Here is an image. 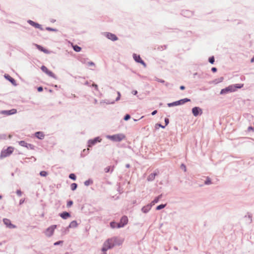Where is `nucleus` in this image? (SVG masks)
I'll return each mask as SVG.
<instances>
[{"label":"nucleus","mask_w":254,"mask_h":254,"mask_svg":"<svg viewBox=\"0 0 254 254\" xmlns=\"http://www.w3.org/2000/svg\"><path fill=\"white\" fill-rule=\"evenodd\" d=\"M69 178L70 179L74 180V181L75 180L76 178V176L74 174H70L69 176Z\"/></svg>","instance_id":"obj_36"},{"label":"nucleus","mask_w":254,"mask_h":254,"mask_svg":"<svg viewBox=\"0 0 254 254\" xmlns=\"http://www.w3.org/2000/svg\"><path fill=\"white\" fill-rule=\"evenodd\" d=\"M106 137L114 142H120L126 138V136L123 133H118L112 135H107Z\"/></svg>","instance_id":"obj_2"},{"label":"nucleus","mask_w":254,"mask_h":254,"mask_svg":"<svg viewBox=\"0 0 254 254\" xmlns=\"http://www.w3.org/2000/svg\"><path fill=\"white\" fill-rule=\"evenodd\" d=\"M4 77L9 80L13 85H16V81L14 78L11 77L10 75L8 74H5Z\"/></svg>","instance_id":"obj_20"},{"label":"nucleus","mask_w":254,"mask_h":254,"mask_svg":"<svg viewBox=\"0 0 254 254\" xmlns=\"http://www.w3.org/2000/svg\"><path fill=\"white\" fill-rule=\"evenodd\" d=\"M27 23H29L32 26H33L36 28L39 29L41 30H43V28L42 25L39 24L38 23H36L31 20H28Z\"/></svg>","instance_id":"obj_12"},{"label":"nucleus","mask_w":254,"mask_h":254,"mask_svg":"<svg viewBox=\"0 0 254 254\" xmlns=\"http://www.w3.org/2000/svg\"><path fill=\"white\" fill-rule=\"evenodd\" d=\"M43 89L42 87H39L38 88V91L39 92H41V91H43Z\"/></svg>","instance_id":"obj_55"},{"label":"nucleus","mask_w":254,"mask_h":254,"mask_svg":"<svg viewBox=\"0 0 254 254\" xmlns=\"http://www.w3.org/2000/svg\"><path fill=\"white\" fill-rule=\"evenodd\" d=\"M92 183H93V181L89 179V180L85 181L84 184L85 186H88L90 184H92Z\"/></svg>","instance_id":"obj_28"},{"label":"nucleus","mask_w":254,"mask_h":254,"mask_svg":"<svg viewBox=\"0 0 254 254\" xmlns=\"http://www.w3.org/2000/svg\"><path fill=\"white\" fill-rule=\"evenodd\" d=\"M114 103H115V101H110V100H108V99L102 100L100 101L101 104H106L107 105H109V104H114Z\"/></svg>","instance_id":"obj_25"},{"label":"nucleus","mask_w":254,"mask_h":254,"mask_svg":"<svg viewBox=\"0 0 254 254\" xmlns=\"http://www.w3.org/2000/svg\"><path fill=\"white\" fill-rule=\"evenodd\" d=\"M182 14L185 17H190L193 15V13L190 10H185L182 11Z\"/></svg>","instance_id":"obj_16"},{"label":"nucleus","mask_w":254,"mask_h":254,"mask_svg":"<svg viewBox=\"0 0 254 254\" xmlns=\"http://www.w3.org/2000/svg\"><path fill=\"white\" fill-rule=\"evenodd\" d=\"M192 113L194 117H197L198 115L202 114V111L199 107H195L192 109Z\"/></svg>","instance_id":"obj_13"},{"label":"nucleus","mask_w":254,"mask_h":254,"mask_svg":"<svg viewBox=\"0 0 254 254\" xmlns=\"http://www.w3.org/2000/svg\"><path fill=\"white\" fill-rule=\"evenodd\" d=\"M110 239L114 244V247L122 245L124 241V239L116 237L111 238Z\"/></svg>","instance_id":"obj_9"},{"label":"nucleus","mask_w":254,"mask_h":254,"mask_svg":"<svg viewBox=\"0 0 254 254\" xmlns=\"http://www.w3.org/2000/svg\"><path fill=\"white\" fill-rule=\"evenodd\" d=\"M92 86L94 87L95 89L96 90L98 91V85L96 84H95V83H93L92 84Z\"/></svg>","instance_id":"obj_47"},{"label":"nucleus","mask_w":254,"mask_h":254,"mask_svg":"<svg viewBox=\"0 0 254 254\" xmlns=\"http://www.w3.org/2000/svg\"><path fill=\"white\" fill-rule=\"evenodd\" d=\"M35 46L36 47V48L40 51L44 52L45 54H50V52L48 50L44 48L43 47H42L40 45H39L38 44H35Z\"/></svg>","instance_id":"obj_19"},{"label":"nucleus","mask_w":254,"mask_h":254,"mask_svg":"<svg viewBox=\"0 0 254 254\" xmlns=\"http://www.w3.org/2000/svg\"><path fill=\"white\" fill-rule=\"evenodd\" d=\"M157 81L159 82H160V83H165V81L163 79H159V78H156V79H155Z\"/></svg>","instance_id":"obj_43"},{"label":"nucleus","mask_w":254,"mask_h":254,"mask_svg":"<svg viewBox=\"0 0 254 254\" xmlns=\"http://www.w3.org/2000/svg\"><path fill=\"white\" fill-rule=\"evenodd\" d=\"M77 187V185L76 183H72L70 186L71 190H75L76 189Z\"/></svg>","instance_id":"obj_30"},{"label":"nucleus","mask_w":254,"mask_h":254,"mask_svg":"<svg viewBox=\"0 0 254 254\" xmlns=\"http://www.w3.org/2000/svg\"><path fill=\"white\" fill-rule=\"evenodd\" d=\"M113 247V243H112L110 239H108L104 243L102 248V251H107L108 250L111 249Z\"/></svg>","instance_id":"obj_4"},{"label":"nucleus","mask_w":254,"mask_h":254,"mask_svg":"<svg viewBox=\"0 0 254 254\" xmlns=\"http://www.w3.org/2000/svg\"><path fill=\"white\" fill-rule=\"evenodd\" d=\"M170 85V84L169 83H166V84H165V85L167 87H168Z\"/></svg>","instance_id":"obj_61"},{"label":"nucleus","mask_w":254,"mask_h":254,"mask_svg":"<svg viewBox=\"0 0 254 254\" xmlns=\"http://www.w3.org/2000/svg\"><path fill=\"white\" fill-rule=\"evenodd\" d=\"M102 35L106 37L108 39L112 41H115L118 40V38L117 36L113 33H110V32H103L102 33Z\"/></svg>","instance_id":"obj_7"},{"label":"nucleus","mask_w":254,"mask_h":254,"mask_svg":"<svg viewBox=\"0 0 254 254\" xmlns=\"http://www.w3.org/2000/svg\"><path fill=\"white\" fill-rule=\"evenodd\" d=\"M57 225H54L48 227L45 231V234L47 237H51L54 232L55 229L56 228Z\"/></svg>","instance_id":"obj_6"},{"label":"nucleus","mask_w":254,"mask_h":254,"mask_svg":"<svg viewBox=\"0 0 254 254\" xmlns=\"http://www.w3.org/2000/svg\"><path fill=\"white\" fill-rule=\"evenodd\" d=\"M211 70L212 72H216L217 71V68L215 67H213L212 68H211Z\"/></svg>","instance_id":"obj_54"},{"label":"nucleus","mask_w":254,"mask_h":254,"mask_svg":"<svg viewBox=\"0 0 254 254\" xmlns=\"http://www.w3.org/2000/svg\"><path fill=\"white\" fill-rule=\"evenodd\" d=\"M50 21L52 23H54L56 22V20L55 19H51Z\"/></svg>","instance_id":"obj_59"},{"label":"nucleus","mask_w":254,"mask_h":254,"mask_svg":"<svg viewBox=\"0 0 254 254\" xmlns=\"http://www.w3.org/2000/svg\"><path fill=\"white\" fill-rule=\"evenodd\" d=\"M73 204V202L71 200H69L67 203V207H70Z\"/></svg>","instance_id":"obj_41"},{"label":"nucleus","mask_w":254,"mask_h":254,"mask_svg":"<svg viewBox=\"0 0 254 254\" xmlns=\"http://www.w3.org/2000/svg\"><path fill=\"white\" fill-rule=\"evenodd\" d=\"M89 147H88L87 149H84L83 150V152H86V153H88L89 152Z\"/></svg>","instance_id":"obj_51"},{"label":"nucleus","mask_w":254,"mask_h":254,"mask_svg":"<svg viewBox=\"0 0 254 254\" xmlns=\"http://www.w3.org/2000/svg\"><path fill=\"white\" fill-rule=\"evenodd\" d=\"M110 170V167H107L106 168H105V172L106 173H108Z\"/></svg>","instance_id":"obj_46"},{"label":"nucleus","mask_w":254,"mask_h":254,"mask_svg":"<svg viewBox=\"0 0 254 254\" xmlns=\"http://www.w3.org/2000/svg\"><path fill=\"white\" fill-rule=\"evenodd\" d=\"M209 62L211 64H213L214 62V57H211L209 58Z\"/></svg>","instance_id":"obj_39"},{"label":"nucleus","mask_w":254,"mask_h":254,"mask_svg":"<svg viewBox=\"0 0 254 254\" xmlns=\"http://www.w3.org/2000/svg\"><path fill=\"white\" fill-rule=\"evenodd\" d=\"M60 216L64 219H66L70 217V213L67 212H64L60 214Z\"/></svg>","instance_id":"obj_22"},{"label":"nucleus","mask_w":254,"mask_h":254,"mask_svg":"<svg viewBox=\"0 0 254 254\" xmlns=\"http://www.w3.org/2000/svg\"><path fill=\"white\" fill-rule=\"evenodd\" d=\"M243 84H232L228 87L222 89L220 91V94H226L230 92H233L237 90V89L241 88L243 87Z\"/></svg>","instance_id":"obj_1"},{"label":"nucleus","mask_w":254,"mask_h":254,"mask_svg":"<svg viewBox=\"0 0 254 254\" xmlns=\"http://www.w3.org/2000/svg\"><path fill=\"white\" fill-rule=\"evenodd\" d=\"M165 125L166 126H167L169 123V119H167V118H165Z\"/></svg>","instance_id":"obj_50"},{"label":"nucleus","mask_w":254,"mask_h":254,"mask_svg":"<svg viewBox=\"0 0 254 254\" xmlns=\"http://www.w3.org/2000/svg\"><path fill=\"white\" fill-rule=\"evenodd\" d=\"M19 144L23 147H26L28 149H34V146L31 144L27 143L25 141H20L19 142Z\"/></svg>","instance_id":"obj_14"},{"label":"nucleus","mask_w":254,"mask_h":254,"mask_svg":"<svg viewBox=\"0 0 254 254\" xmlns=\"http://www.w3.org/2000/svg\"><path fill=\"white\" fill-rule=\"evenodd\" d=\"M117 94H118V97L116 98V100H114L115 101V102L116 101H118L119 100H120V98H121V93L120 92L118 91L117 92Z\"/></svg>","instance_id":"obj_38"},{"label":"nucleus","mask_w":254,"mask_h":254,"mask_svg":"<svg viewBox=\"0 0 254 254\" xmlns=\"http://www.w3.org/2000/svg\"><path fill=\"white\" fill-rule=\"evenodd\" d=\"M248 131H254V128L252 127H249L248 128Z\"/></svg>","instance_id":"obj_49"},{"label":"nucleus","mask_w":254,"mask_h":254,"mask_svg":"<svg viewBox=\"0 0 254 254\" xmlns=\"http://www.w3.org/2000/svg\"><path fill=\"white\" fill-rule=\"evenodd\" d=\"M204 184L206 185H209L211 184V181L210 179L209 178L207 177L206 178V181L204 182Z\"/></svg>","instance_id":"obj_34"},{"label":"nucleus","mask_w":254,"mask_h":254,"mask_svg":"<svg viewBox=\"0 0 254 254\" xmlns=\"http://www.w3.org/2000/svg\"><path fill=\"white\" fill-rule=\"evenodd\" d=\"M128 222V218L126 216H123L119 223L117 224V228H120L124 227Z\"/></svg>","instance_id":"obj_8"},{"label":"nucleus","mask_w":254,"mask_h":254,"mask_svg":"<svg viewBox=\"0 0 254 254\" xmlns=\"http://www.w3.org/2000/svg\"><path fill=\"white\" fill-rule=\"evenodd\" d=\"M3 223L9 228L14 229L16 227V226L11 223V221L9 219L7 218H4L3 219Z\"/></svg>","instance_id":"obj_15"},{"label":"nucleus","mask_w":254,"mask_h":254,"mask_svg":"<svg viewBox=\"0 0 254 254\" xmlns=\"http://www.w3.org/2000/svg\"><path fill=\"white\" fill-rule=\"evenodd\" d=\"M101 141L102 139L99 136L96 137L94 139H89L87 141V146L88 147H92L97 142H101Z\"/></svg>","instance_id":"obj_5"},{"label":"nucleus","mask_w":254,"mask_h":254,"mask_svg":"<svg viewBox=\"0 0 254 254\" xmlns=\"http://www.w3.org/2000/svg\"><path fill=\"white\" fill-rule=\"evenodd\" d=\"M126 167L128 168L130 167V165H129V164H126Z\"/></svg>","instance_id":"obj_63"},{"label":"nucleus","mask_w":254,"mask_h":254,"mask_svg":"<svg viewBox=\"0 0 254 254\" xmlns=\"http://www.w3.org/2000/svg\"><path fill=\"white\" fill-rule=\"evenodd\" d=\"M162 194H160L156 198H155V199L151 203V206L157 203L159 201V199L162 198Z\"/></svg>","instance_id":"obj_27"},{"label":"nucleus","mask_w":254,"mask_h":254,"mask_svg":"<svg viewBox=\"0 0 254 254\" xmlns=\"http://www.w3.org/2000/svg\"><path fill=\"white\" fill-rule=\"evenodd\" d=\"M16 193L19 196L22 195V191L20 190H17Z\"/></svg>","instance_id":"obj_42"},{"label":"nucleus","mask_w":254,"mask_h":254,"mask_svg":"<svg viewBox=\"0 0 254 254\" xmlns=\"http://www.w3.org/2000/svg\"><path fill=\"white\" fill-rule=\"evenodd\" d=\"M189 101H190V99L188 98H184L179 101H177L178 105L184 104V103Z\"/></svg>","instance_id":"obj_26"},{"label":"nucleus","mask_w":254,"mask_h":254,"mask_svg":"<svg viewBox=\"0 0 254 254\" xmlns=\"http://www.w3.org/2000/svg\"><path fill=\"white\" fill-rule=\"evenodd\" d=\"M251 62L252 63L254 62V57L251 59Z\"/></svg>","instance_id":"obj_62"},{"label":"nucleus","mask_w":254,"mask_h":254,"mask_svg":"<svg viewBox=\"0 0 254 254\" xmlns=\"http://www.w3.org/2000/svg\"><path fill=\"white\" fill-rule=\"evenodd\" d=\"M73 49L75 52H79L81 51V48L80 47L75 45L73 47Z\"/></svg>","instance_id":"obj_31"},{"label":"nucleus","mask_w":254,"mask_h":254,"mask_svg":"<svg viewBox=\"0 0 254 254\" xmlns=\"http://www.w3.org/2000/svg\"><path fill=\"white\" fill-rule=\"evenodd\" d=\"M35 136L39 139H43L44 138L45 135L44 133L42 131H37L35 133Z\"/></svg>","instance_id":"obj_21"},{"label":"nucleus","mask_w":254,"mask_h":254,"mask_svg":"<svg viewBox=\"0 0 254 254\" xmlns=\"http://www.w3.org/2000/svg\"><path fill=\"white\" fill-rule=\"evenodd\" d=\"M167 105L169 107H173V106H178V104L177 103V102L175 101V102H172V103H168L167 104Z\"/></svg>","instance_id":"obj_29"},{"label":"nucleus","mask_w":254,"mask_h":254,"mask_svg":"<svg viewBox=\"0 0 254 254\" xmlns=\"http://www.w3.org/2000/svg\"><path fill=\"white\" fill-rule=\"evenodd\" d=\"M181 90H184L185 89V87L184 86H181L180 87Z\"/></svg>","instance_id":"obj_58"},{"label":"nucleus","mask_w":254,"mask_h":254,"mask_svg":"<svg viewBox=\"0 0 254 254\" xmlns=\"http://www.w3.org/2000/svg\"><path fill=\"white\" fill-rule=\"evenodd\" d=\"M85 61H86V60H85V59H81V60H80V61L82 63H83V64H85Z\"/></svg>","instance_id":"obj_56"},{"label":"nucleus","mask_w":254,"mask_h":254,"mask_svg":"<svg viewBox=\"0 0 254 254\" xmlns=\"http://www.w3.org/2000/svg\"><path fill=\"white\" fill-rule=\"evenodd\" d=\"M78 225L77 222L73 220L70 222L69 226L66 228V230L68 231L69 228H76Z\"/></svg>","instance_id":"obj_24"},{"label":"nucleus","mask_w":254,"mask_h":254,"mask_svg":"<svg viewBox=\"0 0 254 254\" xmlns=\"http://www.w3.org/2000/svg\"><path fill=\"white\" fill-rule=\"evenodd\" d=\"M40 175L41 176L46 177L48 175V173H47V172L43 171H41L40 172Z\"/></svg>","instance_id":"obj_37"},{"label":"nucleus","mask_w":254,"mask_h":254,"mask_svg":"<svg viewBox=\"0 0 254 254\" xmlns=\"http://www.w3.org/2000/svg\"><path fill=\"white\" fill-rule=\"evenodd\" d=\"M133 58L134 60L138 63L141 64L144 67H146V64L144 63V62L141 59L139 55H137L136 54H133Z\"/></svg>","instance_id":"obj_10"},{"label":"nucleus","mask_w":254,"mask_h":254,"mask_svg":"<svg viewBox=\"0 0 254 254\" xmlns=\"http://www.w3.org/2000/svg\"><path fill=\"white\" fill-rule=\"evenodd\" d=\"M14 150V148L12 146H9L5 149H3L1 151L0 155V158H3L9 156L12 153Z\"/></svg>","instance_id":"obj_3"},{"label":"nucleus","mask_w":254,"mask_h":254,"mask_svg":"<svg viewBox=\"0 0 254 254\" xmlns=\"http://www.w3.org/2000/svg\"><path fill=\"white\" fill-rule=\"evenodd\" d=\"M63 241H58V242H56L54 243V245L55 246H58L61 244H62L63 243Z\"/></svg>","instance_id":"obj_45"},{"label":"nucleus","mask_w":254,"mask_h":254,"mask_svg":"<svg viewBox=\"0 0 254 254\" xmlns=\"http://www.w3.org/2000/svg\"><path fill=\"white\" fill-rule=\"evenodd\" d=\"M181 167L182 169H183L185 172L186 171V167L184 164H182Z\"/></svg>","instance_id":"obj_48"},{"label":"nucleus","mask_w":254,"mask_h":254,"mask_svg":"<svg viewBox=\"0 0 254 254\" xmlns=\"http://www.w3.org/2000/svg\"><path fill=\"white\" fill-rule=\"evenodd\" d=\"M102 254H106V251H102Z\"/></svg>","instance_id":"obj_64"},{"label":"nucleus","mask_w":254,"mask_h":254,"mask_svg":"<svg viewBox=\"0 0 254 254\" xmlns=\"http://www.w3.org/2000/svg\"><path fill=\"white\" fill-rule=\"evenodd\" d=\"M41 69L43 72H45L46 74L48 75L49 76L52 77L54 78H56V77L55 75L54 74V73H53V72H52L51 71L49 70L47 68V67H46L45 66L42 65L41 67Z\"/></svg>","instance_id":"obj_11"},{"label":"nucleus","mask_w":254,"mask_h":254,"mask_svg":"<svg viewBox=\"0 0 254 254\" xmlns=\"http://www.w3.org/2000/svg\"><path fill=\"white\" fill-rule=\"evenodd\" d=\"M158 125H159V127H162L163 128H165V126H162L161 124H159Z\"/></svg>","instance_id":"obj_60"},{"label":"nucleus","mask_w":254,"mask_h":254,"mask_svg":"<svg viewBox=\"0 0 254 254\" xmlns=\"http://www.w3.org/2000/svg\"><path fill=\"white\" fill-rule=\"evenodd\" d=\"M157 175L158 172H155L153 173H151L148 176L147 180L149 182L153 181L155 179L156 176H157Z\"/></svg>","instance_id":"obj_17"},{"label":"nucleus","mask_w":254,"mask_h":254,"mask_svg":"<svg viewBox=\"0 0 254 254\" xmlns=\"http://www.w3.org/2000/svg\"><path fill=\"white\" fill-rule=\"evenodd\" d=\"M130 118V116L129 114H127L125 117H124V119L125 120V121H127Z\"/></svg>","instance_id":"obj_40"},{"label":"nucleus","mask_w":254,"mask_h":254,"mask_svg":"<svg viewBox=\"0 0 254 254\" xmlns=\"http://www.w3.org/2000/svg\"><path fill=\"white\" fill-rule=\"evenodd\" d=\"M157 110H154V111H153L151 113V115H155L156 113H157Z\"/></svg>","instance_id":"obj_57"},{"label":"nucleus","mask_w":254,"mask_h":254,"mask_svg":"<svg viewBox=\"0 0 254 254\" xmlns=\"http://www.w3.org/2000/svg\"><path fill=\"white\" fill-rule=\"evenodd\" d=\"M132 94H133L134 95H136L137 94V91L136 90H133L132 92H131Z\"/></svg>","instance_id":"obj_53"},{"label":"nucleus","mask_w":254,"mask_h":254,"mask_svg":"<svg viewBox=\"0 0 254 254\" xmlns=\"http://www.w3.org/2000/svg\"><path fill=\"white\" fill-rule=\"evenodd\" d=\"M46 29L49 31H53V32H57L58 30L57 29L51 28L49 27H47L46 28Z\"/></svg>","instance_id":"obj_33"},{"label":"nucleus","mask_w":254,"mask_h":254,"mask_svg":"<svg viewBox=\"0 0 254 254\" xmlns=\"http://www.w3.org/2000/svg\"><path fill=\"white\" fill-rule=\"evenodd\" d=\"M117 224L115 222H111L110 223V226L112 228H117Z\"/></svg>","instance_id":"obj_35"},{"label":"nucleus","mask_w":254,"mask_h":254,"mask_svg":"<svg viewBox=\"0 0 254 254\" xmlns=\"http://www.w3.org/2000/svg\"><path fill=\"white\" fill-rule=\"evenodd\" d=\"M24 201H25L24 199H20L19 201V204L21 205V204H23L24 203Z\"/></svg>","instance_id":"obj_52"},{"label":"nucleus","mask_w":254,"mask_h":254,"mask_svg":"<svg viewBox=\"0 0 254 254\" xmlns=\"http://www.w3.org/2000/svg\"><path fill=\"white\" fill-rule=\"evenodd\" d=\"M87 64L89 66H95V64L92 62H89L87 63Z\"/></svg>","instance_id":"obj_44"},{"label":"nucleus","mask_w":254,"mask_h":254,"mask_svg":"<svg viewBox=\"0 0 254 254\" xmlns=\"http://www.w3.org/2000/svg\"><path fill=\"white\" fill-rule=\"evenodd\" d=\"M17 111L16 109H12L10 110L3 111L2 113L6 115H11L16 113Z\"/></svg>","instance_id":"obj_18"},{"label":"nucleus","mask_w":254,"mask_h":254,"mask_svg":"<svg viewBox=\"0 0 254 254\" xmlns=\"http://www.w3.org/2000/svg\"><path fill=\"white\" fill-rule=\"evenodd\" d=\"M166 204H160V205L157 206L156 207V210H161V209L164 208L166 206Z\"/></svg>","instance_id":"obj_32"},{"label":"nucleus","mask_w":254,"mask_h":254,"mask_svg":"<svg viewBox=\"0 0 254 254\" xmlns=\"http://www.w3.org/2000/svg\"><path fill=\"white\" fill-rule=\"evenodd\" d=\"M151 207V205H147L146 206H143L142 209L141 211L144 213H146L149 212V211L150 210Z\"/></svg>","instance_id":"obj_23"}]
</instances>
